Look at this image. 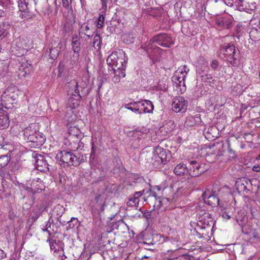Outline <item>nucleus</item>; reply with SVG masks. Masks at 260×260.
<instances>
[{"label": "nucleus", "instance_id": "dca6fc26", "mask_svg": "<svg viewBox=\"0 0 260 260\" xmlns=\"http://www.w3.org/2000/svg\"><path fill=\"white\" fill-rule=\"evenodd\" d=\"M156 155L159 156L161 159L164 160V164H166L169 161L170 158V151H168V154L166 150L160 147L159 146L155 147L153 152Z\"/></svg>", "mask_w": 260, "mask_h": 260}, {"label": "nucleus", "instance_id": "c756f323", "mask_svg": "<svg viewBox=\"0 0 260 260\" xmlns=\"http://www.w3.org/2000/svg\"><path fill=\"white\" fill-rule=\"evenodd\" d=\"M105 197L103 194H99L96 196L95 198V201L96 204H99L100 206L101 211H103L105 209Z\"/></svg>", "mask_w": 260, "mask_h": 260}, {"label": "nucleus", "instance_id": "423d86ee", "mask_svg": "<svg viewBox=\"0 0 260 260\" xmlns=\"http://www.w3.org/2000/svg\"><path fill=\"white\" fill-rule=\"evenodd\" d=\"M56 158L69 166H77L79 164V159L71 151H61L57 153Z\"/></svg>", "mask_w": 260, "mask_h": 260}, {"label": "nucleus", "instance_id": "de8ad7c7", "mask_svg": "<svg viewBox=\"0 0 260 260\" xmlns=\"http://www.w3.org/2000/svg\"><path fill=\"white\" fill-rule=\"evenodd\" d=\"M98 149V147L94 146L93 142L91 143V151L90 155V158L93 159L95 157V154Z\"/></svg>", "mask_w": 260, "mask_h": 260}, {"label": "nucleus", "instance_id": "7c9ffc66", "mask_svg": "<svg viewBox=\"0 0 260 260\" xmlns=\"http://www.w3.org/2000/svg\"><path fill=\"white\" fill-rule=\"evenodd\" d=\"M151 163L155 168H159L160 166L165 165L164 164V160L154 153H153L151 159Z\"/></svg>", "mask_w": 260, "mask_h": 260}, {"label": "nucleus", "instance_id": "aec40b11", "mask_svg": "<svg viewBox=\"0 0 260 260\" xmlns=\"http://www.w3.org/2000/svg\"><path fill=\"white\" fill-rule=\"evenodd\" d=\"M94 31L90 28L88 24L83 23L81 25L79 29V35L81 37L83 36H87L89 39L93 36Z\"/></svg>", "mask_w": 260, "mask_h": 260}, {"label": "nucleus", "instance_id": "774afa93", "mask_svg": "<svg viewBox=\"0 0 260 260\" xmlns=\"http://www.w3.org/2000/svg\"><path fill=\"white\" fill-rule=\"evenodd\" d=\"M45 226H46V228H47V229H51L52 231H54V228H52L51 224L50 223V221H48V220L47 221Z\"/></svg>", "mask_w": 260, "mask_h": 260}, {"label": "nucleus", "instance_id": "13d9d810", "mask_svg": "<svg viewBox=\"0 0 260 260\" xmlns=\"http://www.w3.org/2000/svg\"><path fill=\"white\" fill-rule=\"evenodd\" d=\"M151 211L144 212L143 213V216L147 219H150L151 218Z\"/></svg>", "mask_w": 260, "mask_h": 260}, {"label": "nucleus", "instance_id": "864d4df0", "mask_svg": "<svg viewBox=\"0 0 260 260\" xmlns=\"http://www.w3.org/2000/svg\"><path fill=\"white\" fill-rule=\"evenodd\" d=\"M218 66H219V62L217 60L215 59L212 61L211 64V67L213 70H216L217 69V68L218 67Z\"/></svg>", "mask_w": 260, "mask_h": 260}, {"label": "nucleus", "instance_id": "37998d69", "mask_svg": "<svg viewBox=\"0 0 260 260\" xmlns=\"http://www.w3.org/2000/svg\"><path fill=\"white\" fill-rule=\"evenodd\" d=\"M105 21V17L103 15H100L97 20V27L99 28H101L103 27Z\"/></svg>", "mask_w": 260, "mask_h": 260}, {"label": "nucleus", "instance_id": "c03bdc74", "mask_svg": "<svg viewBox=\"0 0 260 260\" xmlns=\"http://www.w3.org/2000/svg\"><path fill=\"white\" fill-rule=\"evenodd\" d=\"M135 38L132 35H126L124 36L123 41L126 44L133 43L134 42Z\"/></svg>", "mask_w": 260, "mask_h": 260}, {"label": "nucleus", "instance_id": "412c9836", "mask_svg": "<svg viewBox=\"0 0 260 260\" xmlns=\"http://www.w3.org/2000/svg\"><path fill=\"white\" fill-rule=\"evenodd\" d=\"M141 113H152L154 109V106L152 102L149 100H143L140 101Z\"/></svg>", "mask_w": 260, "mask_h": 260}, {"label": "nucleus", "instance_id": "4c0bfd02", "mask_svg": "<svg viewBox=\"0 0 260 260\" xmlns=\"http://www.w3.org/2000/svg\"><path fill=\"white\" fill-rule=\"evenodd\" d=\"M151 234H147L145 236L143 243L148 246H153Z\"/></svg>", "mask_w": 260, "mask_h": 260}, {"label": "nucleus", "instance_id": "f257e3e1", "mask_svg": "<svg viewBox=\"0 0 260 260\" xmlns=\"http://www.w3.org/2000/svg\"><path fill=\"white\" fill-rule=\"evenodd\" d=\"M67 93L69 96L68 105L71 110L78 107L82 96H87L89 91L85 83L80 84L75 79L71 80L67 85Z\"/></svg>", "mask_w": 260, "mask_h": 260}, {"label": "nucleus", "instance_id": "a18cd8bd", "mask_svg": "<svg viewBox=\"0 0 260 260\" xmlns=\"http://www.w3.org/2000/svg\"><path fill=\"white\" fill-rule=\"evenodd\" d=\"M175 84H176V86L180 87L179 91L181 93L184 92L186 90V87L185 83V80L183 81H179V82H177Z\"/></svg>", "mask_w": 260, "mask_h": 260}, {"label": "nucleus", "instance_id": "ddd939ff", "mask_svg": "<svg viewBox=\"0 0 260 260\" xmlns=\"http://www.w3.org/2000/svg\"><path fill=\"white\" fill-rule=\"evenodd\" d=\"M189 164L190 166L188 168V173L191 177H196L204 173V171L201 169L200 162L196 160H191Z\"/></svg>", "mask_w": 260, "mask_h": 260}, {"label": "nucleus", "instance_id": "cd10ccee", "mask_svg": "<svg viewBox=\"0 0 260 260\" xmlns=\"http://www.w3.org/2000/svg\"><path fill=\"white\" fill-rule=\"evenodd\" d=\"M81 41L77 36L72 37V49L75 53H79L81 50L80 48Z\"/></svg>", "mask_w": 260, "mask_h": 260}, {"label": "nucleus", "instance_id": "f03ea898", "mask_svg": "<svg viewBox=\"0 0 260 260\" xmlns=\"http://www.w3.org/2000/svg\"><path fill=\"white\" fill-rule=\"evenodd\" d=\"M20 91L16 86H9L1 95V104L5 109L14 107L20 94Z\"/></svg>", "mask_w": 260, "mask_h": 260}, {"label": "nucleus", "instance_id": "c9c22d12", "mask_svg": "<svg viewBox=\"0 0 260 260\" xmlns=\"http://www.w3.org/2000/svg\"><path fill=\"white\" fill-rule=\"evenodd\" d=\"M152 240H153V246L158 242H160L161 241L164 240L163 237L161 235L158 234H152Z\"/></svg>", "mask_w": 260, "mask_h": 260}, {"label": "nucleus", "instance_id": "39448f33", "mask_svg": "<svg viewBox=\"0 0 260 260\" xmlns=\"http://www.w3.org/2000/svg\"><path fill=\"white\" fill-rule=\"evenodd\" d=\"M220 188L214 186L212 190H206L202 194V198L205 203L212 207H216L219 202V192Z\"/></svg>", "mask_w": 260, "mask_h": 260}, {"label": "nucleus", "instance_id": "6e6d98bb", "mask_svg": "<svg viewBox=\"0 0 260 260\" xmlns=\"http://www.w3.org/2000/svg\"><path fill=\"white\" fill-rule=\"evenodd\" d=\"M144 189L140 191H136L134 194L133 198H136L137 199H139V197H141L144 192Z\"/></svg>", "mask_w": 260, "mask_h": 260}, {"label": "nucleus", "instance_id": "58836bf2", "mask_svg": "<svg viewBox=\"0 0 260 260\" xmlns=\"http://www.w3.org/2000/svg\"><path fill=\"white\" fill-rule=\"evenodd\" d=\"M150 196L155 198V202L154 207H156L157 208H160L161 206V201L160 199H156V193L150 190Z\"/></svg>", "mask_w": 260, "mask_h": 260}, {"label": "nucleus", "instance_id": "052dcab7", "mask_svg": "<svg viewBox=\"0 0 260 260\" xmlns=\"http://www.w3.org/2000/svg\"><path fill=\"white\" fill-rule=\"evenodd\" d=\"M121 78L114 74L112 79V81L115 83H119L120 81Z\"/></svg>", "mask_w": 260, "mask_h": 260}, {"label": "nucleus", "instance_id": "09e8293b", "mask_svg": "<svg viewBox=\"0 0 260 260\" xmlns=\"http://www.w3.org/2000/svg\"><path fill=\"white\" fill-rule=\"evenodd\" d=\"M228 143V152L230 154V157H231L232 158H235L236 157V155L235 153V151L232 149L231 147V145L229 141H227Z\"/></svg>", "mask_w": 260, "mask_h": 260}, {"label": "nucleus", "instance_id": "473e14b6", "mask_svg": "<svg viewBox=\"0 0 260 260\" xmlns=\"http://www.w3.org/2000/svg\"><path fill=\"white\" fill-rule=\"evenodd\" d=\"M188 71H189V69H188L187 71L185 69H184V71H181L180 73L181 76H174L173 77V81L175 83H176L177 82H179V81L184 80Z\"/></svg>", "mask_w": 260, "mask_h": 260}, {"label": "nucleus", "instance_id": "e433bc0d", "mask_svg": "<svg viewBox=\"0 0 260 260\" xmlns=\"http://www.w3.org/2000/svg\"><path fill=\"white\" fill-rule=\"evenodd\" d=\"M10 159L6 155H3L0 157V168L6 167L9 163Z\"/></svg>", "mask_w": 260, "mask_h": 260}, {"label": "nucleus", "instance_id": "8fccbe9b", "mask_svg": "<svg viewBox=\"0 0 260 260\" xmlns=\"http://www.w3.org/2000/svg\"><path fill=\"white\" fill-rule=\"evenodd\" d=\"M250 233L251 234L252 237L254 239L258 240L259 239V237L258 236V234L255 229H251L250 230Z\"/></svg>", "mask_w": 260, "mask_h": 260}, {"label": "nucleus", "instance_id": "2eb2a0df", "mask_svg": "<svg viewBox=\"0 0 260 260\" xmlns=\"http://www.w3.org/2000/svg\"><path fill=\"white\" fill-rule=\"evenodd\" d=\"M216 25L223 29H230L233 26V20L230 16L216 18Z\"/></svg>", "mask_w": 260, "mask_h": 260}, {"label": "nucleus", "instance_id": "7ed1b4c3", "mask_svg": "<svg viewBox=\"0 0 260 260\" xmlns=\"http://www.w3.org/2000/svg\"><path fill=\"white\" fill-rule=\"evenodd\" d=\"M24 139L30 142L32 147H39L44 143L45 140V136L42 133L31 127H26L24 129Z\"/></svg>", "mask_w": 260, "mask_h": 260}, {"label": "nucleus", "instance_id": "2f4dec72", "mask_svg": "<svg viewBox=\"0 0 260 260\" xmlns=\"http://www.w3.org/2000/svg\"><path fill=\"white\" fill-rule=\"evenodd\" d=\"M69 136L67 138V141H71V140H74L75 139V137H78L79 135V129L77 128H73L72 129H70L69 131Z\"/></svg>", "mask_w": 260, "mask_h": 260}, {"label": "nucleus", "instance_id": "72a5a7b5", "mask_svg": "<svg viewBox=\"0 0 260 260\" xmlns=\"http://www.w3.org/2000/svg\"><path fill=\"white\" fill-rule=\"evenodd\" d=\"M110 71H113V73L117 75V76L119 77H125V74L124 72V68H120L119 69H115V67H114V69H109V73H110Z\"/></svg>", "mask_w": 260, "mask_h": 260}, {"label": "nucleus", "instance_id": "4d7b16f0", "mask_svg": "<svg viewBox=\"0 0 260 260\" xmlns=\"http://www.w3.org/2000/svg\"><path fill=\"white\" fill-rule=\"evenodd\" d=\"M7 15L6 12L3 10H0V22H2Z\"/></svg>", "mask_w": 260, "mask_h": 260}, {"label": "nucleus", "instance_id": "4be33fe9", "mask_svg": "<svg viewBox=\"0 0 260 260\" xmlns=\"http://www.w3.org/2000/svg\"><path fill=\"white\" fill-rule=\"evenodd\" d=\"M61 47L59 48L58 47L49 48V50H47L45 56L49 57V59H51V62H52L56 59L59 55V53L60 51Z\"/></svg>", "mask_w": 260, "mask_h": 260}, {"label": "nucleus", "instance_id": "3c124183", "mask_svg": "<svg viewBox=\"0 0 260 260\" xmlns=\"http://www.w3.org/2000/svg\"><path fill=\"white\" fill-rule=\"evenodd\" d=\"M178 260H191V256L188 254H183L176 257Z\"/></svg>", "mask_w": 260, "mask_h": 260}, {"label": "nucleus", "instance_id": "79ce46f5", "mask_svg": "<svg viewBox=\"0 0 260 260\" xmlns=\"http://www.w3.org/2000/svg\"><path fill=\"white\" fill-rule=\"evenodd\" d=\"M68 223L70 229H74L75 226L79 224L78 219L75 217L71 218V220L68 222Z\"/></svg>", "mask_w": 260, "mask_h": 260}, {"label": "nucleus", "instance_id": "0eeeda50", "mask_svg": "<svg viewBox=\"0 0 260 260\" xmlns=\"http://www.w3.org/2000/svg\"><path fill=\"white\" fill-rule=\"evenodd\" d=\"M150 42L152 44L156 43L158 45L166 48H170L174 44L172 38L165 33L156 35L150 40Z\"/></svg>", "mask_w": 260, "mask_h": 260}, {"label": "nucleus", "instance_id": "9b49d317", "mask_svg": "<svg viewBox=\"0 0 260 260\" xmlns=\"http://www.w3.org/2000/svg\"><path fill=\"white\" fill-rule=\"evenodd\" d=\"M213 220L210 215L208 213H205L203 214V217L198 221L197 223V226L202 230L207 231L212 230L211 224Z\"/></svg>", "mask_w": 260, "mask_h": 260}, {"label": "nucleus", "instance_id": "5fc2aeb1", "mask_svg": "<svg viewBox=\"0 0 260 260\" xmlns=\"http://www.w3.org/2000/svg\"><path fill=\"white\" fill-rule=\"evenodd\" d=\"M6 144L4 137L0 134V148H3Z\"/></svg>", "mask_w": 260, "mask_h": 260}, {"label": "nucleus", "instance_id": "4468645a", "mask_svg": "<svg viewBox=\"0 0 260 260\" xmlns=\"http://www.w3.org/2000/svg\"><path fill=\"white\" fill-rule=\"evenodd\" d=\"M18 6L20 11L24 12H31L34 4H36L34 0H18Z\"/></svg>", "mask_w": 260, "mask_h": 260}, {"label": "nucleus", "instance_id": "680f3d73", "mask_svg": "<svg viewBox=\"0 0 260 260\" xmlns=\"http://www.w3.org/2000/svg\"><path fill=\"white\" fill-rule=\"evenodd\" d=\"M193 118L194 119V121L196 123L199 122L201 120L200 118V114H196L194 116H193Z\"/></svg>", "mask_w": 260, "mask_h": 260}, {"label": "nucleus", "instance_id": "e2e57ef3", "mask_svg": "<svg viewBox=\"0 0 260 260\" xmlns=\"http://www.w3.org/2000/svg\"><path fill=\"white\" fill-rule=\"evenodd\" d=\"M62 5L66 8H68L69 7V3L68 0H62Z\"/></svg>", "mask_w": 260, "mask_h": 260}, {"label": "nucleus", "instance_id": "c85d7f7f", "mask_svg": "<svg viewBox=\"0 0 260 260\" xmlns=\"http://www.w3.org/2000/svg\"><path fill=\"white\" fill-rule=\"evenodd\" d=\"M236 221L242 229V232H243V229L248 222L247 216L245 215H239L236 217Z\"/></svg>", "mask_w": 260, "mask_h": 260}, {"label": "nucleus", "instance_id": "49530a36", "mask_svg": "<svg viewBox=\"0 0 260 260\" xmlns=\"http://www.w3.org/2000/svg\"><path fill=\"white\" fill-rule=\"evenodd\" d=\"M124 58L123 57V60H121L120 62L119 61H117V66H114L115 67V69H119L120 68H124L125 67L127 60ZM126 60H127V58H126Z\"/></svg>", "mask_w": 260, "mask_h": 260}, {"label": "nucleus", "instance_id": "69168bd1", "mask_svg": "<svg viewBox=\"0 0 260 260\" xmlns=\"http://www.w3.org/2000/svg\"><path fill=\"white\" fill-rule=\"evenodd\" d=\"M70 117H71V119H70V118H69V117H68L67 116V118H67V121H68V122H72V121L73 120H74V119H75V117H76L75 115H74V114H72V115H71V116H70Z\"/></svg>", "mask_w": 260, "mask_h": 260}, {"label": "nucleus", "instance_id": "f704fd0d", "mask_svg": "<svg viewBox=\"0 0 260 260\" xmlns=\"http://www.w3.org/2000/svg\"><path fill=\"white\" fill-rule=\"evenodd\" d=\"M139 201V199H137L136 198H132L129 199L127 202L126 205L128 207H137L138 205Z\"/></svg>", "mask_w": 260, "mask_h": 260}, {"label": "nucleus", "instance_id": "bb28decb", "mask_svg": "<svg viewBox=\"0 0 260 260\" xmlns=\"http://www.w3.org/2000/svg\"><path fill=\"white\" fill-rule=\"evenodd\" d=\"M140 106V101H137L134 103L131 102L130 103L126 104L125 106V107L126 109L131 110L134 112H138L139 113L141 114V109Z\"/></svg>", "mask_w": 260, "mask_h": 260}, {"label": "nucleus", "instance_id": "6e6552de", "mask_svg": "<svg viewBox=\"0 0 260 260\" xmlns=\"http://www.w3.org/2000/svg\"><path fill=\"white\" fill-rule=\"evenodd\" d=\"M32 161L35 162V168L41 172H46L49 170L48 164L44 156L36 152L31 153Z\"/></svg>", "mask_w": 260, "mask_h": 260}, {"label": "nucleus", "instance_id": "20e7f679", "mask_svg": "<svg viewBox=\"0 0 260 260\" xmlns=\"http://www.w3.org/2000/svg\"><path fill=\"white\" fill-rule=\"evenodd\" d=\"M32 47V42L27 37L17 39L12 47V51L17 56H22Z\"/></svg>", "mask_w": 260, "mask_h": 260}, {"label": "nucleus", "instance_id": "a878e982", "mask_svg": "<svg viewBox=\"0 0 260 260\" xmlns=\"http://www.w3.org/2000/svg\"><path fill=\"white\" fill-rule=\"evenodd\" d=\"M188 168L184 164H179L177 165L174 170V173L178 176H182L188 173Z\"/></svg>", "mask_w": 260, "mask_h": 260}, {"label": "nucleus", "instance_id": "bf43d9fd", "mask_svg": "<svg viewBox=\"0 0 260 260\" xmlns=\"http://www.w3.org/2000/svg\"><path fill=\"white\" fill-rule=\"evenodd\" d=\"M225 3L229 6H232L235 3L237 2V0H224Z\"/></svg>", "mask_w": 260, "mask_h": 260}, {"label": "nucleus", "instance_id": "0e129e2a", "mask_svg": "<svg viewBox=\"0 0 260 260\" xmlns=\"http://www.w3.org/2000/svg\"><path fill=\"white\" fill-rule=\"evenodd\" d=\"M6 257V254L2 249H0V260Z\"/></svg>", "mask_w": 260, "mask_h": 260}, {"label": "nucleus", "instance_id": "338daca9", "mask_svg": "<svg viewBox=\"0 0 260 260\" xmlns=\"http://www.w3.org/2000/svg\"><path fill=\"white\" fill-rule=\"evenodd\" d=\"M54 217H51V215H50L49 219L48 220V221H50L52 228H54V225L56 224L54 222Z\"/></svg>", "mask_w": 260, "mask_h": 260}, {"label": "nucleus", "instance_id": "1a4fd4ad", "mask_svg": "<svg viewBox=\"0 0 260 260\" xmlns=\"http://www.w3.org/2000/svg\"><path fill=\"white\" fill-rule=\"evenodd\" d=\"M123 57H126V56L125 53L123 50L113 52L108 57L107 64L111 69H113L114 66H117V61L120 62L121 60H123Z\"/></svg>", "mask_w": 260, "mask_h": 260}, {"label": "nucleus", "instance_id": "5701e85b", "mask_svg": "<svg viewBox=\"0 0 260 260\" xmlns=\"http://www.w3.org/2000/svg\"><path fill=\"white\" fill-rule=\"evenodd\" d=\"M221 52L222 53L223 57L228 56L229 54H232L236 51H239L238 48H236L233 44H228L226 45L222 46L221 48Z\"/></svg>", "mask_w": 260, "mask_h": 260}, {"label": "nucleus", "instance_id": "a19ab883", "mask_svg": "<svg viewBox=\"0 0 260 260\" xmlns=\"http://www.w3.org/2000/svg\"><path fill=\"white\" fill-rule=\"evenodd\" d=\"M185 124L187 126H192L193 125H194L196 124V123L194 121V119L193 118V116L190 115V116H187L186 117V120L185 122Z\"/></svg>", "mask_w": 260, "mask_h": 260}, {"label": "nucleus", "instance_id": "603ef678", "mask_svg": "<svg viewBox=\"0 0 260 260\" xmlns=\"http://www.w3.org/2000/svg\"><path fill=\"white\" fill-rule=\"evenodd\" d=\"M56 246L57 243L55 240H54V241H52L51 242H50V249L54 252H56L58 250V248H57Z\"/></svg>", "mask_w": 260, "mask_h": 260}, {"label": "nucleus", "instance_id": "ea45409f", "mask_svg": "<svg viewBox=\"0 0 260 260\" xmlns=\"http://www.w3.org/2000/svg\"><path fill=\"white\" fill-rule=\"evenodd\" d=\"M93 46L94 48L98 47L100 48L101 44V38L100 36L98 35H96L94 37V40L92 42Z\"/></svg>", "mask_w": 260, "mask_h": 260}, {"label": "nucleus", "instance_id": "a211bd4d", "mask_svg": "<svg viewBox=\"0 0 260 260\" xmlns=\"http://www.w3.org/2000/svg\"><path fill=\"white\" fill-rule=\"evenodd\" d=\"M223 57L225 60L230 63L232 66H238L240 63V51L239 50L236 51V52L232 53V54H229L228 56Z\"/></svg>", "mask_w": 260, "mask_h": 260}, {"label": "nucleus", "instance_id": "393cba45", "mask_svg": "<svg viewBox=\"0 0 260 260\" xmlns=\"http://www.w3.org/2000/svg\"><path fill=\"white\" fill-rule=\"evenodd\" d=\"M80 140L78 137H75L74 140L71 141H67L64 142L66 145L68 146L72 151L78 150L83 145V143L80 144Z\"/></svg>", "mask_w": 260, "mask_h": 260}, {"label": "nucleus", "instance_id": "6ab92c4d", "mask_svg": "<svg viewBox=\"0 0 260 260\" xmlns=\"http://www.w3.org/2000/svg\"><path fill=\"white\" fill-rule=\"evenodd\" d=\"M46 210V206L44 204L41 205L39 207L35 208L30 214L32 221H36Z\"/></svg>", "mask_w": 260, "mask_h": 260}, {"label": "nucleus", "instance_id": "9d476101", "mask_svg": "<svg viewBox=\"0 0 260 260\" xmlns=\"http://www.w3.org/2000/svg\"><path fill=\"white\" fill-rule=\"evenodd\" d=\"M187 107L188 102L183 96L176 98L172 103V109L176 113L179 112L184 113Z\"/></svg>", "mask_w": 260, "mask_h": 260}, {"label": "nucleus", "instance_id": "f3484780", "mask_svg": "<svg viewBox=\"0 0 260 260\" xmlns=\"http://www.w3.org/2000/svg\"><path fill=\"white\" fill-rule=\"evenodd\" d=\"M65 212V208L61 205L58 204L54 207L52 212H50L51 217H54L57 221L62 223L60 218Z\"/></svg>", "mask_w": 260, "mask_h": 260}, {"label": "nucleus", "instance_id": "f8f14e48", "mask_svg": "<svg viewBox=\"0 0 260 260\" xmlns=\"http://www.w3.org/2000/svg\"><path fill=\"white\" fill-rule=\"evenodd\" d=\"M249 185V182L247 178H238L235 183V186L238 192L240 194H246L248 193L249 189L248 186Z\"/></svg>", "mask_w": 260, "mask_h": 260}, {"label": "nucleus", "instance_id": "b1692460", "mask_svg": "<svg viewBox=\"0 0 260 260\" xmlns=\"http://www.w3.org/2000/svg\"><path fill=\"white\" fill-rule=\"evenodd\" d=\"M31 69L32 68L30 64L28 66V63H26V64L24 63L21 64L20 66H19L18 68V76L21 77H26L29 74Z\"/></svg>", "mask_w": 260, "mask_h": 260}]
</instances>
